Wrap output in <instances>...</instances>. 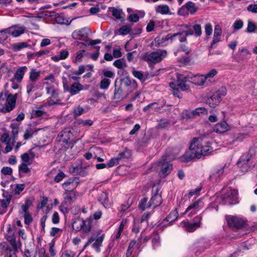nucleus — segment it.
<instances>
[{
  "mask_svg": "<svg viewBox=\"0 0 257 257\" xmlns=\"http://www.w3.org/2000/svg\"><path fill=\"white\" fill-rule=\"evenodd\" d=\"M205 32L207 36H209L212 33V27L210 23H208L205 26Z\"/></svg>",
  "mask_w": 257,
  "mask_h": 257,
  "instance_id": "obj_51",
  "label": "nucleus"
},
{
  "mask_svg": "<svg viewBox=\"0 0 257 257\" xmlns=\"http://www.w3.org/2000/svg\"><path fill=\"white\" fill-rule=\"evenodd\" d=\"M111 83L110 80L106 78L102 79L100 82V88L102 89H107L110 84Z\"/></svg>",
  "mask_w": 257,
  "mask_h": 257,
  "instance_id": "obj_35",
  "label": "nucleus"
},
{
  "mask_svg": "<svg viewBox=\"0 0 257 257\" xmlns=\"http://www.w3.org/2000/svg\"><path fill=\"white\" fill-rule=\"evenodd\" d=\"M188 11H187V8L185 6H183L178 11V14L180 16H185L188 15Z\"/></svg>",
  "mask_w": 257,
  "mask_h": 257,
  "instance_id": "obj_59",
  "label": "nucleus"
},
{
  "mask_svg": "<svg viewBox=\"0 0 257 257\" xmlns=\"http://www.w3.org/2000/svg\"><path fill=\"white\" fill-rule=\"evenodd\" d=\"M1 173L5 175H11L13 173V169L9 167H4L1 171Z\"/></svg>",
  "mask_w": 257,
  "mask_h": 257,
  "instance_id": "obj_48",
  "label": "nucleus"
},
{
  "mask_svg": "<svg viewBox=\"0 0 257 257\" xmlns=\"http://www.w3.org/2000/svg\"><path fill=\"white\" fill-rule=\"evenodd\" d=\"M206 80L204 75H195L192 82L197 85L201 86L204 84Z\"/></svg>",
  "mask_w": 257,
  "mask_h": 257,
  "instance_id": "obj_25",
  "label": "nucleus"
},
{
  "mask_svg": "<svg viewBox=\"0 0 257 257\" xmlns=\"http://www.w3.org/2000/svg\"><path fill=\"white\" fill-rule=\"evenodd\" d=\"M226 220L228 225L232 229H240L245 224V222L242 219L236 216H227L226 217Z\"/></svg>",
  "mask_w": 257,
  "mask_h": 257,
  "instance_id": "obj_7",
  "label": "nucleus"
},
{
  "mask_svg": "<svg viewBox=\"0 0 257 257\" xmlns=\"http://www.w3.org/2000/svg\"><path fill=\"white\" fill-rule=\"evenodd\" d=\"M41 71L32 69L30 73V79L33 82H35L40 75Z\"/></svg>",
  "mask_w": 257,
  "mask_h": 257,
  "instance_id": "obj_27",
  "label": "nucleus"
},
{
  "mask_svg": "<svg viewBox=\"0 0 257 257\" xmlns=\"http://www.w3.org/2000/svg\"><path fill=\"white\" fill-rule=\"evenodd\" d=\"M10 127L12 128V134L14 140L17 137L19 133V125L15 123H11Z\"/></svg>",
  "mask_w": 257,
  "mask_h": 257,
  "instance_id": "obj_37",
  "label": "nucleus"
},
{
  "mask_svg": "<svg viewBox=\"0 0 257 257\" xmlns=\"http://www.w3.org/2000/svg\"><path fill=\"white\" fill-rule=\"evenodd\" d=\"M158 190H157L156 193L152 197L149 201V207L155 208L162 203V196L160 194H158Z\"/></svg>",
  "mask_w": 257,
  "mask_h": 257,
  "instance_id": "obj_16",
  "label": "nucleus"
},
{
  "mask_svg": "<svg viewBox=\"0 0 257 257\" xmlns=\"http://www.w3.org/2000/svg\"><path fill=\"white\" fill-rule=\"evenodd\" d=\"M217 72L215 69H213L209 71L204 76L207 79V78H213L215 75H216Z\"/></svg>",
  "mask_w": 257,
  "mask_h": 257,
  "instance_id": "obj_57",
  "label": "nucleus"
},
{
  "mask_svg": "<svg viewBox=\"0 0 257 257\" xmlns=\"http://www.w3.org/2000/svg\"><path fill=\"white\" fill-rule=\"evenodd\" d=\"M86 53V51L84 50H81L78 51L76 53V56L75 60L73 61L74 63H81L82 62V59L84 57V55Z\"/></svg>",
  "mask_w": 257,
  "mask_h": 257,
  "instance_id": "obj_33",
  "label": "nucleus"
},
{
  "mask_svg": "<svg viewBox=\"0 0 257 257\" xmlns=\"http://www.w3.org/2000/svg\"><path fill=\"white\" fill-rule=\"evenodd\" d=\"M170 122L168 120H161L158 125V128H165L168 126Z\"/></svg>",
  "mask_w": 257,
  "mask_h": 257,
  "instance_id": "obj_62",
  "label": "nucleus"
},
{
  "mask_svg": "<svg viewBox=\"0 0 257 257\" xmlns=\"http://www.w3.org/2000/svg\"><path fill=\"white\" fill-rule=\"evenodd\" d=\"M133 75L138 79H139L141 82H144V79L143 78V72L137 70H134L133 71Z\"/></svg>",
  "mask_w": 257,
  "mask_h": 257,
  "instance_id": "obj_46",
  "label": "nucleus"
},
{
  "mask_svg": "<svg viewBox=\"0 0 257 257\" xmlns=\"http://www.w3.org/2000/svg\"><path fill=\"white\" fill-rule=\"evenodd\" d=\"M28 46V45L26 43H20L15 44L14 45V49L15 51H19L22 48H26Z\"/></svg>",
  "mask_w": 257,
  "mask_h": 257,
  "instance_id": "obj_52",
  "label": "nucleus"
},
{
  "mask_svg": "<svg viewBox=\"0 0 257 257\" xmlns=\"http://www.w3.org/2000/svg\"><path fill=\"white\" fill-rule=\"evenodd\" d=\"M1 140L2 143H5L6 145H8L10 143L9 135L6 133L4 134L1 137Z\"/></svg>",
  "mask_w": 257,
  "mask_h": 257,
  "instance_id": "obj_56",
  "label": "nucleus"
},
{
  "mask_svg": "<svg viewBox=\"0 0 257 257\" xmlns=\"http://www.w3.org/2000/svg\"><path fill=\"white\" fill-rule=\"evenodd\" d=\"M32 205V202L29 199H26L25 204L22 206V209L23 213L28 212L29 208Z\"/></svg>",
  "mask_w": 257,
  "mask_h": 257,
  "instance_id": "obj_36",
  "label": "nucleus"
},
{
  "mask_svg": "<svg viewBox=\"0 0 257 257\" xmlns=\"http://www.w3.org/2000/svg\"><path fill=\"white\" fill-rule=\"evenodd\" d=\"M10 203L9 198L7 199V200H6L5 199H0V206L3 208L7 209Z\"/></svg>",
  "mask_w": 257,
  "mask_h": 257,
  "instance_id": "obj_58",
  "label": "nucleus"
},
{
  "mask_svg": "<svg viewBox=\"0 0 257 257\" xmlns=\"http://www.w3.org/2000/svg\"><path fill=\"white\" fill-rule=\"evenodd\" d=\"M84 89L83 86L79 82H74L71 85L68 91L71 95H73L78 94L81 90Z\"/></svg>",
  "mask_w": 257,
  "mask_h": 257,
  "instance_id": "obj_19",
  "label": "nucleus"
},
{
  "mask_svg": "<svg viewBox=\"0 0 257 257\" xmlns=\"http://www.w3.org/2000/svg\"><path fill=\"white\" fill-rule=\"evenodd\" d=\"M200 203V201L197 200L190 204L186 209L185 213L188 212L189 211L193 209L196 210V211L199 210L201 208V207L199 205Z\"/></svg>",
  "mask_w": 257,
  "mask_h": 257,
  "instance_id": "obj_34",
  "label": "nucleus"
},
{
  "mask_svg": "<svg viewBox=\"0 0 257 257\" xmlns=\"http://www.w3.org/2000/svg\"><path fill=\"white\" fill-rule=\"evenodd\" d=\"M19 172L22 171L23 172L25 173L30 172V170L28 167L27 165L25 163H22L19 167Z\"/></svg>",
  "mask_w": 257,
  "mask_h": 257,
  "instance_id": "obj_53",
  "label": "nucleus"
},
{
  "mask_svg": "<svg viewBox=\"0 0 257 257\" xmlns=\"http://www.w3.org/2000/svg\"><path fill=\"white\" fill-rule=\"evenodd\" d=\"M163 229L162 228V226H160V225L158 226L157 230L155 232V233H156L157 235L156 237H153L152 239V243L154 244H156V243H159L160 238V236L158 234L159 233V230H160V231H163Z\"/></svg>",
  "mask_w": 257,
  "mask_h": 257,
  "instance_id": "obj_42",
  "label": "nucleus"
},
{
  "mask_svg": "<svg viewBox=\"0 0 257 257\" xmlns=\"http://www.w3.org/2000/svg\"><path fill=\"white\" fill-rule=\"evenodd\" d=\"M132 25V24L123 25L119 29L118 31L122 35H127L130 33Z\"/></svg>",
  "mask_w": 257,
  "mask_h": 257,
  "instance_id": "obj_30",
  "label": "nucleus"
},
{
  "mask_svg": "<svg viewBox=\"0 0 257 257\" xmlns=\"http://www.w3.org/2000/svg\"><path fill=\"white\" fill-rule=\"evenodd\" d=\"M27 67L25 66L19 68L14 74L15 78L18 82H21L23 78L24 75L27 71Z\"/></svg>",
  "mask_w": 257,
  "mask_h": 257,
  "instance_id": "obj_20",
  "label": "nucleus"
},
{
  "mask_svg": "<svg viewBox=\"0 0 257 257\" xmlns=\"http://www.w3.org/2000/svg\"><path fill=\"white\" fill-rule=\"evenodd\" d=\"M194 117L196 116L199 115L200 114H206L207 112V110L204 107H198L192 110Z\"/></svg>",
  "mask_w": 257,
  "mask_h": 257,
  "instance_id": "obj_39",
  "label": "nucleus"
},
{
  "mask_svg": "<svg viewBox=\"0 0 257 257\" xmlns=\"http://www.w3.org/2000/svg\"><path fill=\"white\" fill-rule=\"evenodd\" d=\"M178 86L182 91H186L189 89V86L185 82L188 81V77L182 75H178Z\"/></svg>",
  "mask_w": 257,
  "mask_h": 257,
  "instance_id": "obj_13",
  "label": "nucleus"
},
{
  "mask_svg": "<svg viewBox=\"0 0 257 257\" xmlns=\"http://www.w3.org/2000/svg\"><path fill=\"white\" fill-rule=\"evenodd\" d=\"M201 138H194L190 145L189 150L183 155L186 161H189L195 158L200 159L203 156H206L211 153L212 148L208 146H203L201 142Z\"/></svg>",
  "mask_w": 257,
  "mask_h": 257,
  "instance_id": "obj_2",
  "label": "nucleus"
},
{
  "mask_svg": "<svg viewBox=\"0 0 257 257\" xmlns=\"http://www.w3.org/2000/svg\"><path fill=\"white\" fill-rule=\"evenodd\" d=\"M39 130V129L34 130L33 128H32L31 125H30L25 130L24 135V140H27L30 138H32L33 137L34 135L35 134H37Z\"/></svg>",
  "mask_w": 257,
  "mask_h": 257,
  "instance_id": "obj_22",
  "label": "nucleus"
},
{
  "mask_svg": "<svg viewBox=\"0 0 257 257\" xmlns=\"http://www.w3.org/2000/svg\"><path fill=\"white\" fill-rule=\"evenodd\" d=\"M90 32V30L88 28L85 27L74 31L72 34V37L74 39L85 40L88 38Z\"/></svg>",
  "mask_w": 257,
  "mask_h": 257,
  "instance_id": "obj_8",
  "label": "nucleus"
},
{
  "mask_svg": "<svg viewBox=\"0 0 257 257\" xmlns=\"http://www.w3.org/2000/svg\"><path fill=\"white\" fill-rule=\"evenodd\" d=\"M178 217V212L176 209L175 210L172 211L163 220L166 221L170 223L176 220Z\"/></svg>",
  "mask_w": 257,
  "mask_h": 257,
  "instance_id": "obj_24",
  "label": "nucleus"
},
{
  "mask_svg": "<svg viewBox=\"0 0 257 257\" xmlns=\"http://www.w3.org/2000/svg\"><path fill=\"white\" fill-rule=\"evenodd\" d=\"M160 71H161V69H158L156 72H151V73H149L148 72H146L145 73H143V78L144 79V82L147 79L150 78L151 77L157 75L158 74V72Z\"/></svg>",
  "mask_w": 257,
  "mask_h": 257,
  "instance_id": "obj_41",
  "label": "nucleus"
},
{
  "mask_svg": "<svg viewBox=\"0 0 257 257\" xmlns=\"http://www.w3.org/2000/svg\"><path fill=\"white\" fill-rule=\"evenodd\" d=\"M25 28L21 27L19 28L11 27L9 28L4 29L0 31V33L6 32L11 35L14 37H18L23 34L25 32Z\"/></svg>",
  "mask_w": 257,
  "mask_h": 257,
  "instance_id": "obj_10",
  "label": "nucleus"
},
{
  "mask_svg": "<svg viewBox=\"0 0 257 257\" xmlns=\"http://www.w3.org/2000/svg\"><path fill=\"white\" fill-rule=\"evenodd\" d=\"M74 253L69 250H65L62 254L61 257H74Z\"/></svg>",
  "mask_w": 257,
  "mask_h": 257,
  "instance_id": "obj_64",
  "label": "nucleus"
},
{
  "mask_svg": "<svg viewBox=\"0 0 257 257\" xmlns=\"http://www.w3.org/2000/svg\"><path fill=\"white\" fill-rule=\"evenodd\" d=\"M58 136L61 137L60 141L66 144H70L72 141L71 139L73 137V135L69 128L64 129L59 133Z\"/></svg>",
  "mask_w": 257,
  "mask_h": 257,
  "instance_id": "obj_11",
  "label": "nucleus"
},
{
  "mask_svg": "<svg viewBox=\"0 0 257 257\" xmlns=\"http://www.w3.org/2000/svg\"><path fill=\"white\" fill-rule=\"evenodd\" d=\"M109 12L111 13L112 15L116 19L120 20L121 19V16L123 14L121 10L112 7L109 8Z\"/></svg>",
  "mask_w": 257,
  "mask_h": 257,
  "instance_id": "obj_26",
  "label": "nucleus"
},
{
  "mask_svg": "<svg viewBox=\"0 0 257 257\" xmlns=\"http://www.w3.org/2000/svg\"><path fill=\"white\" fill-rule=\"evenodd\" d=\"M131 152L127 149H125L123 152L119 153L118 158L119 160L121 159H128L131 157Z\"/></svg>",
  "mask_w": 257,
  "mask_h": 257,
  "instance_id": "obj_38",
  "label": "nucleus"
},
{
  "mask_svg": "<svg viewBox=\"0 0 257 257\" xmlns=\"http://www.w3.org/2000/svg\"><path fill=\"white\" fill-rule=\"evenodd\" d=\"M148 200V199L147 197H144L139 202V207L142 211L145 210L147 208L151 207L148 206L149 205V202L148 203L147 202Z\"/></svg>",
  "mask_w": 257,
  "mask_h": 257,
  "instance_id": "obj_31",
  "label": "nucleus"
},
{
  "mask_svg": "<svg viewBox=\"0 0 257 257\" xmlns=\"http://www.w3.org/2000/svg\"><path fill=\"white\" fill-rule=\"evenodd\" d=\"M243 25V21L241 20H238L235 21L233 24V27L234 30H238L242 27Z\"/></svg>",
  "mask_w": 257,
  "mask_h": 257,
  "instance_id": "obj_50",
  "label": "nucleus"
},
{
  "mask_svg": "<svg viewBox=\"0 0 257 257\" xmlns=\"http://www.w3.org/2000/svg\"><path fill=\"white\" fill-rule=\"evenodd\" d=\"M222 203L225 204H235L238 203V192L236 190L230 189L221 197Z\"/></svg>",
  "mask_w": 257,
  "mask_h": 257,
  "instance_id": "obj_6",
  "label": "nucleus"
},
{
  "mask_svg": "<svg viewBox=\"0 0 257 257\" xmlns=\"http://www.w3.org/2000/svg\"><path fill=\"white\" fill-rule=\"evenodd\" d=\"M226 89L225 87H221L215 91L212 96L207 98L206 102L211 107H215L219 105L221 100L226 94Z\"/></svg>",
  "mask_w": 257,
  "mask_h": 257,
  "instance_id": "obj_4",
  "label": "nucleus"
},
{
  "mask_svg": "<svg viewBox=\"0 0 257 257\" xmlns=\"http://www.w3.org/2000/svg\"><path fill=\"white\" fill-rule=\"evenodd\" d=\"M169 8L167 5H160L156 8V11L158 13L162 15L167 14L169 12Z\"/></svg>",
  "mask_w": 257,
  "mask_h": 257,
  "instance_id": "obj_32",
  "label": "nucleus"
},
{
  "mask_svg": "<svg viewBox=\"0 0 257 257\" xmlns=\"http://www.w3.org/2000/svg\"><path fill=\"white\" fill-rule=\"evenodd\" d=\"M222 33L221 28L219 25H216L214 29L213 36L220 37Z\"/></svg>",
  "mask_w": 257,
  "mask_h": 257,
  "instance_id": "obj_55",
  "label": "nucleus"
},
{
  "mask_svg": "<svg viewBox=\"0 0 257 257\" xmlns=\"http://www.w3.org/2000/svg\"><path fill=\"white\" fill-rule=\"evenodd\" d=\"M155 42H157L159 46H163L165 45V43L166 42L165 37H157L155 39Z\"/></svg>",
  "mask_w": 257,
  "mask_h": 257,
  "instance_id": "obj_61",
  "label": "nucleus"
},
{
  "mask_svg": "<svg viewBox=\"0 0 257 257\" xmlns=\"http://www.w3.org/2000/svg\"><path fill=\"white\" fill-rule=\"evenodd\" d=\"M194 34L196 37H200L202 34V30L201 25L199 24H195L193 26Z\"/></svg>",
  "mask_w": 257,
  "mask_h": 257,
  "instance_id": "obj_43",
  "label": "nucleus"
},
{
  "mask_svg": "<svg viewBox=\"0 0 257 257\" xmlns=\"http://www.w3.org/2000/svg\"><path fill=\"white\" fill-rule=\"evenodd\" d=\"M256 28L255 24L250 21H248L246 31L248 33H253Z\"/></svg>",
  "mask_w": 257,
  "mask_h": 257,
  "instance_id": "obj_49",
  "label": "nucleus"
},
{
  "mask_svg": "<svg viewBox=\"0 0 257 257\" xmlns=\"http://www.w3.org/2000/svg\"><path fill=\"white\" fill-rule=\"evenodd\" d=\"M79 123L83 126H91L93 124V121L90 119L81 120Z\"/></svg>",
  "mask_w": 257,
  "mask_h": 257,
  "instance_id": "obj_60",
  "label": "nucleus"
},
{
  "mask_svg": "<svg viewBox=\"0 0 257 257\" xmlns=\"http://www.w3.org/2000/svg\"><path fill=\"white\" fill-rule=\"evenodd\" d=\"M25 187L24 184H16L15 189V193L16 195H19L21 192H22Z\"/></svg>",
  "mask_w": 257,
  "mask_h": 257,
  "instance_id": "obj_47",
  "label": "nucleus"
},
{
  "mask_svg": "<svg viewBox=\"0 0 257 257\" xmlns=\"http://www.w3.org/2000/svg\"><path fill=\"white\" fill-rule=\"evenodd\" d=\"M229 130V126L226 122L223 121L215 125L214 131L219 134L224 133Z\"/></svg>",
  "mask_w": 257,
  "mask_h": 257,
  "instance_id": "obj_17",
  "label": "nucleus"
},
{
  "mask_svg": "<svg viewBox=\"0 0 257 257\" xmlns=\"http://www.w3.org/2000/svg\"><path fill=\"white\" fill-rule=\"evenodd\" d=\"M24 213V219H25V223L27 225H29L33 221V218L32 217L31 214L28 212H25Z\"/></svg>",
  "mask_w": 257,
  "mask_h": 257,
  "instance_id": "obj_45",
  "label": "nucleus"
},
{
  "mask_svg": "<svg viewBox=\"0 0 257 257\" xmlns=\"http://www.w3.org/2000/svg\"><path fill=\"white\" fill-rule=\"evenodd\" d=\"M138 83L135 80L128 77H124L116 80L114 82V90L113 99L120 101L126 98L128 95L138 88Z\"/></svg>",
  "mask_w": 257,
  "mask_h": 257,
  "instance_id": "obj_1",
  "label": "nucleus"
},
{
  "mask_svg": "<svg viewBox=\"0 0 257 257\" xmlns=\"http://www.w3.org/2000/svg\"><path fill=\"white\" fill-rule=\"evenodd\" d=\"M98 200L100 202L105 208L109 207L110 206L108 194L105 192H101L99 194Z\"/></svg>",
  "mask_w": 257,
  "mask_h": 257,
  "instance_id": "obj_18",
  "label": "nucleus"
},
{
  "mask_svg": "<svg viewBox=\"0 0 257 257\" xmlns=\"http://www.w3.org/2000/svg\"><path fill=\"white\" fill-rule=\"evenodd\" d=\"M183 117L186 119L193 118L194 117L192 110L189 111V110H186L183 111Z\"/></svg>",
  "mask_w": 257,
  "mask_h": 257,
  "instance_id": "obj_54",
  "label": "nucleus"
},
{
  "mask_svg": "<svg viewBox=\"0 0 257 257\" xmlns=\"http://www.w3.org/2000/svg\"><path fill=\"white\" fill-rule=\"evenodd\" d=\"M202 219V216L198 215L194 218L193 223H185L184 225L185 229L189 232L195 231L197 228L200 226Z\"/></svg>",
  "mask_w": 257,
  "mask_h": 257,
  "instance_id": "obj_9",
  "label": "nucleus"
},
{
  "mask_svg": "<svg viewBox=\"0 0 257 257\" xmlns=\"http://www.w3.org/2000/svg\"><path fill=\"white\" fill-rule=\"evenodd\" d=\"M168 157L169 156L168 155L163 156L162 160L159 162L158 164V166L160 169L159 175L162 178H165L169 175L173 168L172 164L168 162L169 160L168 159Z\"/></svg>",
  "mask_w": 257,
  "mask_h": 257,
  "instance_id": "obj_5",
  "label": "nucleus"
},
{
  "mask_svg": "<svg viewBox=\"0 0 257 257\" xmlns=\"http://www.w3.org/2000/svg\"><path fill=\"white\" fill-rule=\"evenodd\" d=\"M79 182L77 178L73 177L69 179L63 184V187L64 189H75L77 186Z\"/></svg>",
  "mask_w": 257,
  "mask_h": 257,
  "instance_id": "obj_14",
  "label": "nucleus"
},
{
  "mask_svg": "<svg viewBox=\"0 0 257 257\" xmlns=\"http://www.w3.org/2000/svg\"><path fill=\"white\" fill-rule=\"evenodd\" d=\"M167 55L166 50H158L151 53H145L142 55V59L148 63L160 62Z\"/></svg>",
  "mask_w": 257,
  "mask_h": 257,
  "instance_id": "obj_3",
  "label": "nucleus"
},
{
  "mask_svg": "<svg viewBox=\"0 0 257 257\" xmlns=\"http://www.w3.org/2000/svg\"><path fill=\"white\" fill-rule=\"evenodd\" d=\"M223 171L224 167H220L219 169L215 168L214 169V173L210 176V178H212L214 177H218L223 173Z\"/></svg>",
  "mask_w": 257,
  "mask_h": 257,
  "instance_id": "obj_40",
  "label": "nucleus"
},
{
  "mask_svg": "<svg viewBox=\"0 0 257 257\" xmlns=\"http://www.w3.org/2000/svg\"><path fill=\"white\" fill-rule=\"evenodd\" d=\"M185 6L187 8V11L192 14L195 13L198 10V8L196 7L195 4L192 2H187Z\"/></svg>",
  "mask_w": 257,
  "mask_h": 257,
  "instance_id": "obj_29",
  "label": "nucleus"
},
{
  "mask_svg": "<svg viewBox=\"0 0 257 257\" xmlns=\"http://www.w3.org/2000/svg\"><path fill=\"white\" fill-rule=\"evenodd\" d=\"M59 220H60V218H59V216L58 213L56 211L54 212V213H53V214L52 215V222L54 224H57L59 222Z\"/></svg>",
  "mask_w": 257,
  "mask_h": 257,
  "instance_id": "obj_63",
  "label": "nucleus"
},
{
  "mask_svg": "<svg viewBox=\"0 0 257 257\" xmlns=\"http://www.w3.org/2000/svg\"><path fill=\"white\" fill-rule=\"evenodd\" d=\"M104 234L99 236L92 244V246L94 248L97 252L100 251V246H101L102 242L104 239Z\"/></svg>",
  "mask_w": 257,
  "mask_h": 257,
  "instance_id": "obj_28",
  "label": "nucleus"
},
{
  "mask_svg": "<svg viewBox=\"0 0 257 257\" xmlns=\"http://www.w3.org/2000/svg\"><path fill=\"white\" fill-rule=\"evenodd\" d=\"M17 94H10L8 95L5 103V111L10 112L15 107Z\"/></svg>",
  "mask_w": 257,
  "mask_h": 257,
  "instance_id": "obj_12",
  "label": "nucleus"
},
{
  "mask_svg": "<svg viewBox=\"0 0 257 257\" xmlns=\"http://www.w3.org/2000/svg\"><path fill=\"white\" fill-rule=\"evenodd\" d=\"M65 192L64 195V199L65 201L71 202L73 201L76 197L75 193L74 191V189H65Z\"/></svg>",
  "mask_w": 257,
  "mask_h": 257,
  "instance_id": "obj_23",
  "label": "nucleus"
},
{
  "mask_svg": "<svg viewBox=\"0 0 257 257\" xmlns=\"http://www.w3.org/2000/svg\"><path fill=\"white\" fill-rule=\"evenodd\" d=\"M119 160H120L118 159V157L111 158L107 163V167L110 168L114 166L118 165Z\"/></svg>",
  "mask_w": 257,
  "mask_h": 257,
  "instance_id": "obj_44",
  "label": "nucleus"
},
{
  "mask_svg": "<svg viewBox=\"0 0 257 257\" xmlns=\"http://www.w3.org/2000/svg\"><path fill=\"white\" fill-rule=\"evenodd\" d=\"M85 224V221L80 217H78L75 219L73 222L72 227L76 231H79L83 228Z\"/></svg>",
  "mask_w": 257,
  "mask_h": 257,
  "instance_id": "obj_21",
  "label": "nucleus"
},
{
  "mask_svg": "<svg viewBox=\"0 0 257 257\" xmlns=\"http://www.w3.org/2000/svg\"><path fill=\"white\" fill-rule=\"evenodd\" d=\"M254 152L253 150L250 149L249 151L244 154L237 162V165L239 166L241 164L242 165L246 164L250 159L254 156Z\"/></svg>",
  "mask_w": 257,
  "mask_h": 257,
  "instance_id": "obj_15",
  "label": "nucleus"
}]
</instances>
